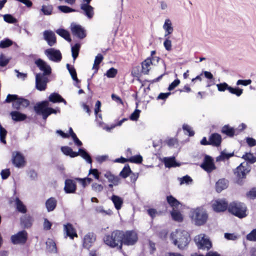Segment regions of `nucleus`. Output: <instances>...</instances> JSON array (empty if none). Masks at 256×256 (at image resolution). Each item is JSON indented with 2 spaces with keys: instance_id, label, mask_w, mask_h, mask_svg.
Masks as SVG:
<instances>
[{
  "instance_id": "nucleus-29",
  "label": "nucleus",
  "mask_w": 256,
  "mask_h": 256,
  "mask_svg": "<svg viewBox=\"0 0 256 256\" xmlns=\"http://www.w3.org/2000/svg\"><path fill=\"white\" fill-rule=\"evenodd\" d=\"M64 230L66 232V234L71 238H73L74 236H78L76 230L73 228L72 224H68L64 226Z\"/></svg>"
},
{
  "instance_id": "nucleus-48",
  "label": "nucleus",
  "mask_w": 256,
  "mask_h": 256,
  "mask_svg": "<svg viewBox=\"0 0 256 256\" xmlns=\"http://www.w3.org/2000/svg\"><path fill=\"white\" fill-rule=\"evenodd\" d=\"M171 215L172 219L178 222H181L183 220L182 214L179 212L174 210H173L171 212Z\"/></svg>"
},
{
  "instance_id": "nucleus-27",
  "label": "nucleus",
  "mask_w": 256,
  "mask_h": 256,
  "mask_svg": "<svg viewBox=\"0 0 256 256\" xmlns=\"http://www.w3.org/2000/svg\"><path fill=\"white\" fill-rule=\"evenodd\" d=\"M61 150L62 153L67 156H70V158H75L78 156V153L76 152H74L72 149L68 146H63L61 147Z\"/></svg>"
},
{
  "instance_id": "nucleus-6",
  "label": "nucleus",
  "mask_w": 256,
  "mask_h": 256,
  "mask_svg": "<svg viewBox=\"0 0 256 256\" xmlns=\"http://www.w3.org/2000/svg\"><path fill=\"white\" fill-rule=\"evenodd\" d=\"M48 102L44 100L36 103L34 107V110L36 114L38 115H42L44 120H46L48 118Z\"/></svg>"
},
{
  "instance_id": "nucleus-49",
  "label": "nucleus",
  "mask_w": 256,
  "mask_h": 256,
  "mask_svg": "<svg viewBox=\"0 0 256 256\" xmlns=\"http://www.w3.org/2000/svg\"><path fill=\"white\" fill-rule=\"evenodd\" d=\"M132 173V171L131 170L130 166L128 164H126L122 170L120 172L118 176H129V175Z\"/></svg>"
},
{
  "instance_id": "nucleus-21",
  "label": "nucleus",
  "mask_w": 256,
  "mask_h": 256,
  "mask_svg": "<svg viewBox=\"0 0 256 256\" xmlns=\"http://www.w3.org/2000/svg\"><path fill=\"white\" fill-rule=\"evenodd\" d=\"M80 8L84 10V14L88 18H92L94 14V8L88 4H82L80 6Z\"/></svg>"
},
{
  "instance_id": "nucleus-38",
  "label": "nucleus",
  "mask_w": 256,
  "mask_h": 256,
  "mask_svg": "<svg viewBox=\"0 0 256 256\" xmlns=\"http://www.w3.org/2000/svg\"><path fill=\"white\" fill-rule=\"evenodd\" d=\"M104 59L102 55L100 54H98L95 58L94 64L92 66V68L95 70L94 73H96L98 68L99 64L102 62Z\"/></svg>"
},
{
  "instance_id": "nucleus-53",
  "label": "nucleus",
  "mask_w": 256,
  "mask_h": 256,
  "mask_svg": "<svg viewBox=\"0 0 256 256\" xmlns=\"http://www.w3.org/2000/svg\"><path fill=\"white\" fill-rule=\"evenodd\" d=\"M142 161V157L140 155H136L128 158V162L133 163L140 164Z\"/></svg>"
},
{
  "instance_id": "nucleus-50",
  "label": "nucleus",
  "mask_w": 256,
  "mask_h": 256,
  "mask_svg": "<svg viewBox=\"0 0 256 256\" xmlns=\"http://www.w3.org/2000/svg\"><path fill=\"white\" fill-rule=\"evenodd\" d=\"M58 8L59 10L64 13H70L76 11V10L72 8L66 6H58Z\"/></svg>"
},
{
  "instance_id": "nucleus-8",
  "label": "nucleus",
  "mask_w": 256,
  "mask_h": 256,
  "mask_svg": "<svg viewBox=\"0 0 256 256\" xmlns=\"http://www.w3.org/2000/svg\"><path fill=\"white\" fill-rule=\"evenodd\" d=\"M49 82L48 76H42L41 73L36 74V88L40 91H44L47 87V84Z\"/></svg>"
},
{
  "instance_id": "nucleus-34",
  "label": "nucleus",
  "mask_w": 256,
  "mask_h": 256,
  "mask_svg": "<svg viewBox=\"0 0 256 256\" xmlns=\"http://www.w3.org/2000/svg\"><path fill=\"white\" fill-rule=\"evenodd\" d=\"M14 202L16 208L19 212L22 214H24L26 212V206L18 198H16Z\"/></svg>"
},
{
  "instance_id": "nucleus-62",
  "label": "nucleus",
  "mask_w": 256,
  "mask_h": 256,
  "mask_svg": "<svg viewBox=\"0 0 256 256\" xmlns=\"http://www.w3.org/2000/svg\"><path fill=\"white\" fill-rule=\"evenodd\" d=\"M140 110L136 109L135 110L130 114V118L132 120H137L140 116Z\"/></svg>"
},
{
  "instance_id": "nucleus-56",
  "label": "nucleus",
  "mask_w": 256,
  "mask_h": 256,
  "mask_svg": "<svg viewBox=\"0 0 256 256\" xmlns=\"http://www.w3.org/2000/svg\"><path fill=\"white\" fill-rule=\"evenodd\" d=\"M12 42L10 39L6 38L4 40L0 41V48H6L12 46Z\"/></svg>"
},
{
  "instance_id": "nucleus-4",
  "label": "nucleus",
  "mask_w": 256,
  "mask_h": 256,
  "mask_svg": "<svg viewBox=\"0 0 256 256\" xmlns=\"http://www.w3.org/2000/svg\"><path fill=\"white\" fill-rule=\"evenodd\" d=\"M123 232L114 230L110 234H108L104 238V243L112 248H114L120 246L122 248Z\"/></svg>"
},
{
  "instance_id": "nucleus-41",
  "label": "nucleus",
  "mask_w": 256,
  "mask_h": 256,
  "mask_svg": "<svg viewBox=\"0 0 256 256\" xmlns=\"http://www.w3.org/2000/svg\"><path fill=\"white\" fill-rule=\"evenodd\" d=\"M242 158L246 161V162L250 164H253L256 162V157L250 152H246L245 154L242 156Z\"/></svg>"
},
{
  "instance_id": "nucleus-46",
  "label": "nucleus",
  "mask_w": 256,
  "mask_h": 256,
  "mask_svg": "<svg viewBox=\"0 0 256 256\" xmlns=\"http://www.w3.org/2000/svg\"><path fill=\"white\" fill-rule=\"evenodd\" d=\"M21 222L25 228H30L32 222V219L30 216H24L21 218Z\"/></svg>"
},
{
  "instance_id": "nucleus-5",
  "label": "nucleus",
  "mask_w": 256,
  "mask_h": 256,
  "mask_svg": "<svg viewBox=\"0 0 256 256\" xmlns=\"http://www.w3.org/2000/svg\"><path fill=\"white\" fill-rule=\"evenodd\" d=\"M228 211L239 218H243L247 216L246 207L242 202H233L228 206Z\"/></svg>"
},
{
  "instance_id": "nucleus-12",
  "label": "nucleus",
  "mask_w": 256,
  "mask_h": 256,
  "mask_svg": "<svg viewBox=\"0 0 256 256\" xmlns=\"http://www.w3.org/2000/svg\"><path fill=\"white\" fill-rule=\"evenodd\" d=\"M70 30L72 34L79 39H83L86 36V30L80 24H72Z\"/></svg>"
},
{
  "instance_id": "nucleus-1",
  "label": "nucleus",
  "mask_w": 256,
  "mask_h": 256,
  "mask_svg": "<svg viewBox=\"0 0 256 256\" xmlns=\"http://www.w3.org/2000/svg\"><path fill=\"white\" fill-rule=\"evenodd\" d=\"M170 239L180 250H184L190 241V235L184 230L178 229L171 232Z\"/></svg>"
},
{
  "instance_id": "nucleus-28",
  "label": "nucleus",
  "mask_w": 256,
  "mask_h": 256,
  "mask_svg": "<svg viewBox=\"0 0 256 256\" xmlns=\"http://www.w3.org/2000/svg\"><path fill=\"white\" fill-rule=\"evenodd\" d=\"M76 153H78V156H81L88 164H91L92 163V159L90 156L84 148H80Z\"/></svg>"
},
{
  "instance_id": "nucleus-60",
  "label": "nucleus",
  "mask_w": 256,
  "mask_h": 256,
  "mask_svg": "<svg viewBox=\"0 0 256 256\" xmlns=\"http://www.w3.org/2000/svg\"><path fill=\"white\" fill-rule=\"evenodd\" d=\"M246 239L250 241H256V228L253 230L250 233L246 236Z\"/></svg>"
},
{
  "instance_id": "nucleus-36",
  "label": "nucleus",
  "mask_w": 256,
  "mask_h": 256,
  "mask_svg": "<svg viewBox=\"0 0 256 256\" xmlns=\"http://www.w3.org/2000/svg\"><path fill=\"white\" fill-rule=\"evenodd\" d=\"M222 132L230 137H232L235 134V130L228 125H225L222 128Z\"/></svg>"
},
{
  "instance_id": "nucleus-2",
  "label": "nucleus",
  "mask_w": 256,
  "mask_h": 256,
  "mask_svg": "<svg viewBox=\"0 0 256 256\" xmlns=\"http://www.w3.org/2000/svg\"><path fill=\"white\" fill-rule=\"evenodd\" d=\"M190 218L192 222L196 226H202L206 223L208 219V214L202 207H198L190 210Z\"/></svg>"
},
{
  "instance_id": "nucleus-25",
  "label": "nucleus",
  "mask_w": 256,
  "mask_h": 256,
  "mask_svg": "<svg viewBox=\"0 0 256 256\" xmlns=\"http://www.w3.org/2000/svg\"><path fill=\"white\" fill-rule=\"evenodd\" d=\"M12 118L15 122H21L25 120L27 116L24 114H22L18 111H12L10 113Z\"/></svg>"
},
{
  "instance_id": "nucleus-20",
  "label": "nucleus",
  "mask_w": 256,
  "mask_h": 256,
  "mask_svg": "<svg viewBox=\"0 0 256 256\" xmlns=\"http://www.w3.org/2000/svg\"><path fill=\"white\" fill-rule=\"evenodd\" d=\"M64 190L67 194L74 193L76 190V184L74 181L70 179L66 180L65 181Z\"/></svg>"
},
{
  "instance_id": "nucleus-55",
  "label": "nucleus",
  "mask_w": 256,
  "mask_h": 256,
  "mask_svg": "<svg viewBox=\"0 0 256 256\" xmlns=\"http://www.w3.org/2000/svg\"><path fill=\"white\" fill-rule=\"evenodd\" d=\"M118 70L114 68H111L107 70L106 74L108 78H113L116 76Z\"/></svg>"
},
{
  "instance_id": "nucleus-10",
  "label": "nucleus",
  "mask_w": 256,
  "mask_h": 256,
  "mask_svg": "<svg viewBox=\"0 0 256 256\" xmlns=\"http://www.w3.org/2000/svg\"><path fill=\"white\" fill-rule=\"evenodd\" d=\"M200 167L208 173L211 172L216 168L214 159L210 156L206 154Z\"/></svg>"
},
{
  "instance_id": "nucleus-44",
  "label": "nucleus",
  "mask_w": 256,
  "mask_h": 256,
  "mask_svg": "<svg viewBox=\"0 0 256 256\" xmlns=\"http://www.w3.org/2000/svg\"><path fill=\"white\" fill-rule=\"evenodd\" d=\"M167 201L170 205L173 208V210L178 208L180 202L173 196H167Z\"/></svg>"
},
{
  "instance_id": "nucleus-15",
  "label": "nucleus",
  "mask_w": 256,
  "mask_h": 256,
  "mask_svg": "<svg viewBox=\"0 0 256 256\" xmlns=\"http://www.w3.org/2000/svg\"><path fill=\"white\" fill-rule=\"evenodd\" d=\"M250 170V167L248 162L240 164L234 172L236 176H246Z\"/></svg>"
},
{
  "instance_id": "nucleus-3",
  "label": "nucleus",
  "mask_w": 256,
  "mask_h": 256,
  "mask_svg": "<svg viewBox=\"0 0 256 256\" xmlns=\"http://www.w3.org/2000/svg\"><path fill=\"white\" fill-rule=\"evenodd\" d=\"M12 102V108L18 110L22 108H27L30 104V101L23 97L20 96L17 94H8L4 102L10 103Z\"/></svg>"
},
{
  "instance_id": "nucleus-14",
  "label": "nucleus",
  "mask_w": 256,
  "mask_h": 256,
  "mask_svg": "<svg viewBox=\"0 0 256 256\" xmlns=\"http://www.w3.org/2000/svg\"><path fill=\"white\" fill-rule=\"evenodd\" d=\"M195 240L200 248L208 250L212 246L210 241L204 234H200L196 236Z\"/></svg>"
},
{
  "instance_id": "nucleus-63",
  "label": "nucleus",
  "mask_w": 256,
  "mask_h": 256,
  "mask_svg": "<svg viewBox=\"0 0 256 256\" xmlns=\"http://www.w3.org/2000/svg\"><path fill=\"white\" fill-rule=\"evenodd\" d=\"M182 128L184 130L186 131L188 133V136H194V132L192 130V128L190 126L186 124H184L182 126Z\"/></svg>"
},
{
  "instance_id": "nucleus-43",
  "label": "nucleus",
  "mask_w": 256,
  "mask_h": 256,
  "mask_svg": "<svg viewBox=\"0 0 256 256\" xmlns=\"http://www.w3.org/2000/svg\"><path fill=\"white\" fill-rule=\"evenodd\" d=\"M66 68L68 70L72 80L76 82H80L78 78L77 74L75 68L72 66L71 67L68 64H66Z\"/></svg>"
},
{
  "instance_id": "nucleus-24",
  "label": "nucleus",
  "mask_w": 256,
  "mask_h": 256,
  "mask_svg": "<svg viewBox=\"0 0 256 256\" xmlns=\"http://www.w3.org/2000/svg\"><path fill=\"white\" fill-rule=\"evenodd\" d=\"M48 100L50 102L53 103L62 102L66 105L67 104L66 100L64 99L60 94L56 92H53L48 97Z\"/></svg>"
},
{
  "instance_id": "nucleus-42",
  "label": "nucleus",
  "mask_w": 256,
  "mask_h": 256,
  "mask_svg": "<svg viewBox=\"0 0 256 256\" xmlns=\"http://www.w3.org/2000/svg\"><path fill=\"white\" fill-rule=\"evenodd\" d=\"M234 155V152L226 154L224 151L220 152V154L216 158L217 162L224 161L228 160Z\"/></svg>"
},
{
  "instance_id": "nucleus-54",
  "label": "nucleus",
  "mask_w": 256,
  "mask_h": 256,
  "mask_svg": "<svg viewBox=\"0 0 256 256\" xmlns=\"http://www.w3.org/2000/svg\"><path fill=\"white\" fill-rule=\"evenodd\" d=\"M4 20L9 24H14L17 22L16 19L12 15L6 14L4 16Z\"/></svg>"
},
{
  "instance_id": "nucleus-59",
  "label": "nucleus",
  "mask_w": 256,
  "mask_h": 256,
  "mask_svg": "<svg viewBox=\"0 0 256 256\" xmlns=\"http://www.w3.org/2000/svg\"><path fill=\"white\" fill-rule=\"evenodd\" d=\"M76 180H78L80 184L83 187H85L87 184H89L91 182V178L86 177L83 178H76Z\"/></svg>"
},
{
  "instance_id": "nucleus-33",
  "label": "nucleus",
  "mask_w": 256,
  "mask_h": 256,
  "mask_svg": "<svg viewBox=\"0 0 256 256\" xmlns=\"http://www.w3.org/2000/svg\"><path fill=\"white\" fill-rule=\"evenodd\" d=\"M90 174H92L94 176H100V175H103L104 176H114L110 171H106L105 173H104L96 168L90 169L88 176H89Z\"/></svg>"
},
{
  "instance_id": "nucleus-30",
  "label": "nucleus",
  "mask_w": 256,
  "mask_h": 256,
  "mask_svg": "<svg viewBox=\"0 0 256 256\" xmlns=\"http://www.w3.org/2000/svg\"><path fill=\"white\" fill-rule=\"evenodd\" d=\"M164 162L166 168L176 167L179 166L176 162L174 157L165 158L164 159Z\"/></svg>"
},
{
  "instance_id": "nucleus-9",
  "label": "nucleus",
  "mask_w": 256,
  "mask_h": 256,
  "mask_svg": "<svg viewBox=\"0 0 256 256\" xmlns=\"http://www.w3.org/2000/svg\"><path fill=\"white\" fill-rule=\"evenodd\" d=\"M44 54L50 60L54 62H60L62 59L60 50L54 48L46 49L44 51Z\"/></svg>"
},
{
  "instance_id": "nucleus-47",
  "label": "nucleus",
  "mask_w": 256,
  "mask_h": 256,
  "mask_svg": "<svg viewBox=\"0 0 256 256\" xmlns=\"http://www.w3.org/2000/svg\"><path fill=\"white\" fill-rule=\"evenodd\" d=\"M228 91L232 94H234L237 96H240L243 93V90L238 87L233 88L230 86Z\"/></svg>"
},
{
  "instance_id": "nucleus-7",
  "label": "nucleus",
  "mask_w": 256,
  "mask_h": 256,
  "mask_svg": "<svg viewBox=\"0 0 256 256\" xmlns=\"http://www.w3.org/2000/svg\"><path fill=\"white\" fill-rule=\"evenodd\" d=\"M138 240L137 233L134 230L123 232L122 244L128 246L134 245Z\"/></svg>"
},
{
  "instance_id": "nucleus-16",
  "label": "nucleus",
  "mask_w": 256,
  "mask_h": 256,
  "mask_svg": "<svg viewBox=\"0 0 256 256\" xmlns=\"http://www.w3.org/2000/svg\"><path fill=\"white\" fill-rule=\"evenodd\" d=\"M27 239V232L25 230L18 232L11 236L12 242L14 244L25 243Z\"/></svg>"
},
{
  "instance_id": "nucleus-23",
  "label": "nucleus",
  "mask_w": 256,
  "mask_h": 256,
  "mask_svg": "<svg viewBox=\"0 0 256 256\" xmlns=\"http://www.w3.org/2000/svg\"><path fill=\"white\" fill-rule=\"evenodd\" d=\"M152 60L150 58H146L144 60L141 64H142V72L144 74H148L150 70V66L154 65L152 64Z\"/></svg>"
},
{
  "instance_id": "nucleus-37",
  "label": "nucleus",
  "mask_w": 256,
  "mask_h": 256,
  "mask_svg": "<svg viewBox=\"0 0 256 256\" xmlns=\"http://www.w3.org/2000/svg\"><path fill=\"white\" fill-rule=\"evenodd\" d=\"M56 204V200L52 198H51L48 200L46 202V206L48 212H50L53 210Z\"/></svg>"
},
{
  "instance_id": "nucleus-35",
  "label": "nucleus",
  "mask_w": 256,
  "mask_h": 256,
  "mask_svg": "<svg viewBox=\"0 0 256 256\" xmlns=\"http://www.w3.org/2000/svg\"><path fill=\"white\" fill-rule=\"evenodd\" d=\"M228 186V182L224 178L220 179L216 183V190L218 192H220Z\"/></svg>"
},
{
  "instance_id": "nucleus-22",
  "label": "nucleus",
  "mask_w": 256,
  "mask_h": 256,
  "mask_svg": "<svg viewBox=\"0 0 256 256\" xmlns=\"http://www.w3.org/2000/svg\"><path fill=\"white\" fill-rule=\"evenodd\" d=\"M210 145L218 146L222 142V136L218 133H214L210 135L209 138Z\"/></svg>"
},
{
  "instance_id": "nucleus-19",
  "label": "nucleus",
  "mask_w": 256,
  "mask_h": 256,
  "mask_svg": "<svg viewBox=\"0 0 256 256\" xmlns=\"http://www.w3.org/2000/svg\"><path fill=\"white\" fill-rule=\"evenodd\" d=\"M12 163L16 167L20 168L24 165V158L20 152H16V155L13 154Z\"/></svg>"
},
{
  "instance_id": "nucleus-17",
  "label": "nucleus",
  "mask_w": 256,
  "mask_h": 256,
  "mask_svg": "<svg viewBox=\"0 0 256 256\" xmlns=\"http://www.w3.org/2000/svg\"><path fill=\"white\" fill-rule=\"evenodd\" d=\"M44 39L46 41L50 46H54L56 42V36L54 33L50 30H46L43 32Z\"/></svg>"
},
{
  "instance_id": "nucleus-11",
  "label": "nucleus",
  "mask_w": 256,
  "mask_h": 256,
  "mask_svg": "<svg viewBox=\"0 0 256 256\" xmlns=\"http://www.w3.org/2000/svg\"><path fill=\"white\" fill-rule=\"evenodd\" d=\"M35 64L38 68L40 70L43 72L41 73V75L48 76L52 74V68L50 66L43 60L38 58L35 61Z\"/></svg>"
},
{
  "instance_id": "nucleus-26",
  "label": "nucleus",
  "mask_w": 256,
  "mask_h": 256,
  "mask_svg": "<svg viewBox=\"0 0 256 256\" xmlns=\"http://www.w3.org/2000/svg\"><path fill=\"white\" fill-rule=\"evenodd\" d=\"M163 28L165 30L164 37L166 38L170 34H172L174 31V28L172 26L171 20L168 18L165 20Z\"/></svg>"
},
{
  "instance_id": "nucleus-18",
  "label": "nucleus",
  "mask_w": 256,
  "mask_h": 256,
  "mask_svg": "<svg viewBox=\"0 0 256 256\" xmlns=\"http://www.w3.org/2000/svg\"><path fill=\"white\" fill-rule=\"evenodd\" d=\"M96 240V236L92 233L86 234L83 240V246L86 248H90Z\"/></svg>"
},
{
  "instance_id": "nucleus-64",
  "label": "nucleus",
  "mask_w": 256,
  "mask_h": 256,
  "mask_svg": "<svg viewBox=\"0 0 256 256\" xmlns=\"http://www.w3.org/2000/svg\"><path fill=\"white\" fill-rule=\"evenodd\" d=\"M10 60L6 58L2 54L0 56V66L4 67L9 62Z\"/></svg>"
},
{
  "instance_id": "nucleus-45",
  "label": "nucleus",
  "mask_w": 256,
  "mask_h": 256,
  "mask_svg": "<svg viewBox=\"0 0 256 256\" xmlns=\"http://www.w3.org/2000/svg\"><path fill=\"white\" fill-rule=\"evenodd\" d=\"M80 48V44L78 43H76L74 46H72V56L74 61L78 56Z\"/></svg>"
},
{
  "instance_id": "nucleus-58",
  "label": "nucleus",
  "mask_w": 256,
  "mask_h": 256,
  "mask_svg": "<svg viewBox=\"0 0 256 256\" xmlns=\"http://www.w3.org/2000/svg\"><path fill=\"white\" fill-rule=\"evenodd\" d=\"M46 244L49 250L51 252H56V244L52 240H48Z\"/></svg>"
},
{
  "instance_id": "nucleus-13",
  "label": "nucleus",
  "mask_w": 256,
  "mask_h": 256,
  "mask_svg": "<svg viewBox=\"0 0 256 256\" xmlns=\"http://www.w3.org/2000/svg\"><path fill=\"white\" fill-rule=\"evenodd\" d=\"M212 207L213 210L216 212H222L225 211L228 207V202L223 199H218L212 202Z\"/></svg>"
},
{
  "instance_id": "nucleus-40",
  "label": "nucleus",
  "mask_w": 256,
  "mask_h": 256,
  "mask_svg": "<svg viewBox=\"0 0 256 256\" xmlns=\"http://www.w3.org/2000/svg\"><path fill=\"white\" fill-rule=\"evenodd\" d=\"M52 10L53 7L52 5H43L40 9V14H41L42 12L44 15L50 16L52 14Z\"/></svg>"
},
{
  "instance_id": "nucleus-32",
  "label": "nucleus",
  "mask_w": 256,
  "mask_h": 256,
  "mask_svg": "<svg viewBox=\"0 0 256 256\" xmlns=\"http://www.w3.org/2000/svg\"><path fill=\"white\" fill-rule=\"evenodd\" d=\"M56 33L68 42L72 41L69 32L63 28H59L56 30Z\"/></svg>"
},
{
  "instance_id": "nucleus-52",
  "label": "nucleus",
  "mask_w": 256,
  "mask_h": 256,
  "mask_svg": "<svg viewBox=\"0 0 256 256\" xmlns=\"http://www.w3.org/2000/svg\"><path fill=\"white\" fill-rule=\"evenodd\" d=\"M178 181L180 185H188L192 183V180L190 177H180L178 178Z\"/></svg>"
},
{
  "instance_id": "nucleus-31",
  "label": "nucleus",
  "mask_w": 256,
  "mask_h": 256,
  "mask_svg": "<svg viewBox=\"0 0 256 256\" xmlns=\"http://www.w3.org/2000/svg\"><path fill=\"white\" fill-rule=\"evenodd\" d=\"M111 200L113 202L116 208L119 210L121 208L123 204V200L118 196L113 195L111 198Z\"/></svg>"
},
{
  "instance_id": "nucleus-39",
  "label": "nucleus",
  "mask_w": 256,
  "mask_h": 256,
  "mask_svg": "<svg viewBox=\"0 0 256 256\" xmlns=\"http://www.w3.org/2000/svg\"><path fill=\"white\" fill-rule=\"evenodd\" d=\"M108 182V186L112 188L113 186L118 185L120 182V177H106Z\"/></svg>"
},
{
  "instance_id": "nucleus-61",
  "label": "nucleus",
  "mask_w": 256,
  "mask_h": 256,
  "mask_svg": "<svg viewBox=\"0 0 256 256\" xmlns=\"http://www.w3.org/2000/svg\"><path fill=\"white\" fill-rule=\"evenodd\" d=\"M246 197L250 199H254L256 198V187L252 188L246 193Z\"/></svg>"
},
{
  "instance_id": "nucleus-51",
  "label": "nucleus",
  "mask_w": 256,
  "mask_h": 256,
  "mask_svg": "<svg viewBox=\"0 0 256 256\" xmlns=\"http://www.w3.org/2000/svg\"><path fill=\"white\" fill-rule=\"evenodd\" d=\"M7 134V131L0 124V140L4 144H6V140H5L6 135Z\"/></svg>"
},
{
  "instance_id": "nucleus-57",
  "label": "nucleus",
  "mask_w": 256,
  "mask_h": 256,
  "mask_svg": "<svg viewBox=\"0 0 256 256\" xmlns=\"http://www.w3.org/2000/svg\"><path fill=\"white\" fill-rule=\"evenodd\" d=\"M216 86L219 92H224L226 90H228L230 86L227 83L224 82L217 84Z\"/></svg>"
}]
</instances>
